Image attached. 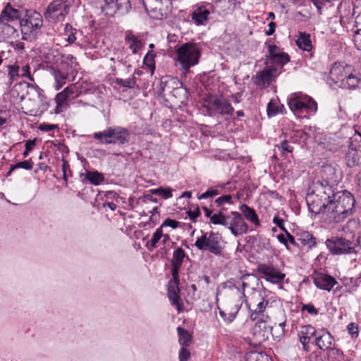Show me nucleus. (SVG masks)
I'll return each instance as SVG.
<instances>
[{"label":"nucleus","instance_id":"obj_16","mask_svg":"<svg viewBox=\"0 0 361 361\" xmlns=\"http://www.w3.org/2000/svg\"><path fill=\"white\" fill-rule=\"evenodd\" d=\"M328 197H330L331 200H334L338 205L342 206L345 209H348L353 212L356 202L353 195L350 192L344 190L332 193L331 195H329Z\"/></svg>","mask_w":361,"mask_h":361},{"label":"nucleus","instance_id":"obj_11","mask_svg":"<svg viewBox=\"0 0 361 361\" xmlns=\"http://www.w3.org/2000/svg\"><path fill=\"white\" fill-rule=\"evenodd\" d=\"M269 319L268 315H262V318L257 319L252 328V335L259 343L268 340L272 334L273 327L267 324V319Z\"/></svg>","mask_w":361,"mask_h":361},{"label":"nucleus","instance_id":"obj_39","mask_svg":"<svg viewBox=\"0 0 361 361\" xmlns=\"http://www.w3.org/2000/svg\"><path fill=\"white\" fill-rule=\"evenodd\" d=\"M326 357L329 361H343L344 355L341 350L331 347L326 351Z\"/></svg>","mask_w":361,"mask_h":361},{"label":"nucleus","instance_id":"obj_19","mask_svg":"<svg viewBox=\"0 0 361 361\" xmlns=\"http://www.w3.org/2000/svg\"><path fill=\"white\" fill-rule=\"evenodd\" d=\"M257 271L264 276L265 279L272 283H281L286 275L279 271L273 266L260 264L257 267Z\"/></svg>","mask_w":361,"mask_h":361},{"label":"nucleus","instance_id":"obj_4","mask_svg":"<svg viewBox=\"0 0 361 361\" xmlns=\"http://www.w3.org/2000/svg\"><path fill=\"white\" fill-rule=\"evenodd\" d=\"M22 8H16L9 3L2 10L0 15V29L7 35H12L17 32L19 26Z\"/></svg>","mask_w":361,"mask_h":361},{"label":"nucleus","instance_id":"obj_28","mask_svg":"<svg viewBox=\"0 0 361 361\" xmlns=\"http://www.w3.org/2000/svg\"><path fill=\"white\" fill-rule=\"evenodd\" d=\"M180 289L175 288H167V296L171 304L175 306L178 312L183 311V302L180 296Z\"/></svg>","mask_w":361,"mask_h":361},{"label":"nucleus","instance_id":"obj_45","mask_svg":"<svg viewBox=\"0 0 361 361\" xmlns=\"http://www.w3.org/2000/svg\"><path fill=\"white\" fill-rule=\"evenodd\" d=\"M275 147L278 149L281 157L284 158L288 153H291L293 150V147L288 144L286 140H283L280 143L276 145Z\"/></svg>","mask_w":361,"mask_h":361},{"label":"nucleus","instance_id":"obj_35","mask_svg":"<svg viewBox=\"0 0 361 361\" xmlns=\"http://www.w3.org/2000/svg\"><path fill=\"white\" fill-rule=\"evenodd\" d=\"M52 71L56 83V90L61 88L62 86L66 83V80L71 78V77L69 76L67 73L61 71L59 68H53Z\"/></svg>","mask_w":361,"mask_h":361},{"label":"nucleus","instance_id":"obj_3","mask_svg":"<svg viewBox=\"0 0 361 361\" xmlns=\"http://www.w3.org/2000/svg\"><path fill=\"white\" fill-rule=\"evenodd\" d=\"M130 136L128 130L122 126L109 127L106 130L93 134L94 138L99 140L101 143L118 145H123L128 143Z\"/></svg>","mask_w":361,"mask_h":361},{"label":"nucleus","instance_id":"obj_47","mask_svg":"<svg viewBox=\"0 0 361 361\" xmlns=\"http://www.w3.org/2000/svg\"><path fill=\"white\" fill-rule=\"evenodd\" d=\"M77 32V30L73 26L67 23L64 27V35L67 36V42L69 44H73L75 42L76 37L75 34Z\"/></svg>","mask_w":361,"mask_h":361},{"label":"nucleus","instance_id":"obj_13","mask_svg":"<svg viewBox=\"0 0 361 361\" xmlns=\"http://www.w3.org/2000/svg\"><path fill=\"white\" fill-rule=\"evenodd\" d=\"M231 214L233 216V218L230 221H228V226H226V228L235 237L247 233L249 231V227L242 214L238 212H231Z\"/></svg>","mask_w":361,"mask_h":361},{"label":"nucleus","instance_id":"obj_1","mask_svg":"<svg viewBox=\"0 0 361 361\" xmlns=\"http://www.w3.org/2000/svg\"><path fill=\"white\" fill-rule=\"evenodd\" d=\"M20 15V27L22 39L25 41L32 42L36 39L43 25L42 15L36 11L22 8Z\"/></svg>","mask_w":361,"mask_h":361},{"label":"nucleus","instance_id":"obj_36","mask_svg":"<svg viewBox=\"0 0 361 361\" xmlns=\"http://www.w3.org/2000/svg\"><path fill=\"white\" fill-rule=\"evenodd\" d=\"M262 300L257 305V308L255 310H250V317L252 321L262 318V315H264V312L269 304V301L265 300L264 298H262Z\"/></svg>","mask_w":361,"mask_h":361},{"label":"nucleus","instance_id":"obj_52","mask_svg":"<svg viewBox=\"0 0 361 361\" xmlns=\"http://www.w3.org/2000/svg\"><path fill=\"white\" fill-rule=\"evenodd\" d=\"M250 361H268V355L265 353L252 351L247 355Z\"/></svg>","mask_w":361,"mask_h":361},{"label":"nucleus","instance_id":"obj_62","mask_svg":"<svg viewBox=\"0 0 361 361\" xmlns=\"http://www.w3.org/2000/svg\"><path fill=\"white\" fill-rule=\"evenodd\" d=\"M39 130L44 132H49L55 129H59V126L56 124H50L47 123H41L39 127Z\"/></svg>","mask_w":361,"mask_h":361},{"label":"nucleus","instance_id":"obj_31","mask_svg":"<svg viewBox=\"0 0 361 361\" xmlns=\"http://www.w3.org/2000/svg\"><path fill=\"white\" fill-rule=\"evenodd\" d=\"M295 43L299 49L308 52L311 51L313 48L310 35L306 32H299Z\"/></svg>","mask_w":361,"mask_h":361},{"label":"nucleus","instance_id":"obj_49","mask_svg":"<svg viewBox=\"0 0 361 361\" xmlns=\"http://www.w3.org/2000/svg\"><path fill=\"white\" fill-rule=\"evenodd\" d=\"M232 202V196L229 194L223 195L218 198H216L214 202L211 201L209 206L210 207H213L214 204L217 207H221L226 203L231 204Z\"/></svg>","mask_w":361,"mask_h":361},{"label":"nucleus","instance_id":"obj_10","mask_svg":"<svg viewBox=\"0 0 361 361\" xmlns=\"http://www.w3.org/2000/svg\"><path fill=\"white\" fill-rule=\"evenodd\" d=\"M328 200V208L326 216L331 222L339 224L344 221L347 217L352 214L350 210L345 209L342 206L338 205L330 197H325L324 200Z\"/></svg>","mask_w":361,"mask_h":361},{"label":"nucleus","instance_id":"obj_38","mask_svg":"<svg viewBox=\"0 0 361 361\" xmlns=\"http://www.w3.org/2000/svg\"><path fill=\"white\" fill-rule=\"evenodd\" d=\"M188 90L183 85L181 87L174 90L169 93V95L175 99L178 100L181 104L188 99Z\"/></svg>","mask_w":361,"mask_h":361},{"label":"nucleus","instance_id":"obj_54","mask_svg":"<svg viewBox=\"0 0 361 361\" xmlns=\"http://www.w3.org/2000/svg\"><path fill=\"white\" fill-rule=\"evenodd\" d=\"M33 162L31 159L27 160H24L22 161H18L15 164L11 165V170H16L17 169H23L25 170H30L32 169Z\"/></svg>","mask_w":361,"mask_h":361},{"label":"nucleus","instance_id":"obj_29","mask_svg":"<svg viewBox=\"0 0 361 361\" xmlns=\"http://www.w3.org/2000/svg\"><path fill=\"white\" fill-rule=\"evenodd\" d=\"M298 241L302 245L309 249H312L317 245V239L313 235L308 231H299L296 233Z\"/></svg>","mask_w":361,"mask_h":361},{"label":"nucleus","instance_id":"obj_43","mask_svg":"<svg viewBox=\"0 0 361 361\" xmlns=\"http://www.w3.org/2000/svg\"><path fill=\"white\" fill-rule=\"evenodd\" d=\"M115 4L116 13L118 11L121 14H126L131 8V4L129 0H116Z\"/></svg>","mask_w":361,"mask_h":361},{"label":"nucleus","instance_id":"obj_50","mask_svg":"<svg viewBox=\"0 0 361 361\" xmlns=\"http://www.w3.org/2000/svg\"><path fill=\"white\" fill-rule=\"evenodd\" d=\"M231 219L229 216H217L216 214H213L211 216V223L214 225H222L225 227L228 226V220Z\"/></svg>","mask_w":361,"mask_h":361},{"label":"nucleus","instance_id":"obj_60","mask_svg":"<svg viewBox=\"0 0 361 361\" xmlns=\"http://www.w3.org/2000/svg\"><path fill=\"white\" fill-rule=\"evenodd\" d=\"M347 329L352 338H357L359 335L358 325L354 322H350L347 326Z\"/></svg>","mask_w":361,"mask_h":361},{"label":"nucleus","instance_id":"obj_22","mask_svg":"<svg viewBox=\"0 0 361 361\" xmlns=\"http://www.w3.org/2000/svg\"><path fill=\"white\" fill-rule=\"evenodd\" d=\"M334 341V338L331 333L326 329H323L317 331L315 339L312 343L321 351L325 352L332 346Z\"/></svg>","mask_w":361,"mask_h":361},{"label":"nucleus","instance_id":"obj_63","mask_svg":"<svg viewBox=\"0 0 361 361\" xmlns=\"http://www.w3.org/2000/svg\"><path fill=\"white\" fill-rule=\"evenodd\" d=\"M308 361H324L321 351L314 350L309 354Z\"/></svg>","mask_w":361,"mask_h":361},{"label":"nucleus","instance_id":"obj_7","mask_svg":"<svg viewBox=\"0 0 361 361\" xmlns=\"http://www.w3.org/2000/svg\"><path fill=\"white\" fill-rule=\"evenodd\" d=\"M288 105L294 114L316 113L317 104L314 99L301 93H294L288 98Z\"/></svg>","mask_w":361,"mask_h":361},{"label":"nucleus","instance_id":"obj_41","mask_svg":"<svg viewBox=\"0 0 361 361\" xmlns=\"http://www.w3.org/2000/svg\"><path fill=\"white\" fill-rule=\"evenodd\" d=\"M311 136L308 132L305 129H299L293 131V135L291 136V139L294 142H302L306 144L308 138Z\"/></svg>","mask_w":361,"mask_h":361},{"label":"nucleus","instance_id":"obj_24","mask_svg":"<svg viewBox=\"0 0 361 361\" xmlns=\"http://www.w3.org/2000/svg\"><path fill=\"white\" fill-rule=\"evenodd\" d=\"M317 331L312 325L303 326L298 331L299 341L302 345L303 350L306 352L310 350V341L312 338H315Z\"/></svg>","mask_w":361,"mask_h":361},{"label":"nucleus","instance_id":"obj_8","mask_svg":"<svg viewBox=\"0 0 361 361\" xmlns=\"http://www.w3.org/2000/svg\"><path fill=\"white\" fill-rule=\"evenodd\" d=\"M146 12L151 18L161 20L167 18L171 13L172 5L170 0H142Z\"/></svg>","mask_w":361,"mask_h":361},{"label":"nucleus","instance_id":"obj_59","mask_svg":"<svg viewBox=\"0 0 361 361\" xmlns=\"http://www.w3.org/2000/svg\"><path fill=\"white\" fill-rule=\"evenodd\" d=\"M219 314L224 321L228 324L231 323L236 317V312L226 313L224 311L219 309Z\"/></svg>","mask_w":361,"mask_h":361},{"label":"nucleus","instance_id":"obj_37","mask_svg":"<svg viewBox=\"0 0 361 361\" xmlns=\"http://www.w3.org/2000/svg\"><path fill=\"white\" fill-rule=\"evenodd\" d=\"M176 330L178 335V342L181 347H188L192 341V336L188 331L181 326H178Z\"/></svg>","mask_w":361,"mask_h":361},{"label":"nucleus","instance_id":"obj_27","mask_svg":"<svg viewBox=\"0 0 361 361\" xmlns=\"http://www.w3.org/2000/svg\"><path fill=\"white\" fill-rule=\"evenodd\" d=\"M360 159L361 156L358 150L355 147H353V144H351L348 147V151L345 155V161L347 166L349 168L359 166L360 165Z\"/></svg>","mask_w":361,"mask_h":361},{"label":"nucleus","instance_id":"obj_46","mask_svg":"<svg viewBox=\"0 0 361 361\" xmlns=\"http://www.w3.org/2000/svg\"><path fill=\"white\" fill-rule=\"evenodd\" d=\"M155 53H154L153 51H148L143 59L144 65H145L149 68L152 74L154 73L155 70Z\"/></svg>","mask_w":361,"mask_h":361},{"label":"nucleus","instance_id":"obj_42","mask_svg":"<svg viewBox=\"0 0 361 361\" xmlns=\"http://www.w3.org/2000/svg\"><path fill=\"white\" fill-rule=\"evenodd\" d=\"M172 189L170 188H164L160 186L157 188L149 190L148 192L155 195L161 196L164 199L167 200L172 197Z\"/></svg>","mask_w":361,"mask_h":361},{"label":"nucleus","instance_id":"obj_53","mask_svg":"<svg viewBox=\"0 0 361 361\" xmlns=\"http://www.w3.org/2000/svg\"><path fill=\"white\" fill-rule=\"evenodd\" d=\"M63 91L68 95L69 99L78 97L80 94V91L78 90V87L76 84H72L66 87Z\"/></svg>","mask_w":361,"mask_h":361},{"label":"nucleus","instance_id":"obj_57","mask_svg":"<svg viewBox=\"0 0 361 361\" xmlns=\"http://www.w3.org/2000/svg\"><path fill=\"white\" fill-rule=\"evenodd\" d=\"M162 237L159 235L155 234L154 233L152 235L151 240L147 242L145 246L147 250L150 252L153 251L157 247L158 242L161 240Z\"/></svg>","mask_w":361,"mask_h":361},{"label":"nucleus","instance_id":"obj_25","mask_svg":"<svg viewBox=\"0 0 361 361\" xmlns=\"http://www.w3.org/2000/svg\"><path fill=\"white\" fill-rule=\"evenodd\" d=\"M316 197L317 200L314 199L313 194H308L306 197V202L308 206L309 211L315 215L319 214H325L326 215L328 200H324V202L321 203L322 200L319 199L317 196H316Z\"/></svg>","mask_w":361,"mask_h":361},{"label":"nucleus","instance_id":"obj_5","mask_svg":"<svg viewBox=\"0 0 361 361\" xmlns=\"http://www.w3.org/2000/svg\"><path fill=\"white\" fill-rule=\"evenodd\" d=\"M201 236L197 237L194 245L200 251H208L210 253L219 256L223 251L221 241V237L218 233L213 231L204 232L201 230Z\"/></svg>","mask_w":361,"mask_h":361},{"label":"nucleus","instance_id":"obj_56","mask_svg":"<svg viewBox=\"0 0 361 361\" xmlns=\"http://www.w3.org/2000/svg\"><path fill=\"white\" fill-rule=\"evenodd\" d=\"M315 185L320 186L322 189H324V194L326 195L325 197H328L329 194V195H331L332 193H334L332 188L335 185L329 184V185H325V181L324 180L323 178H322V180H317L315 183Z\"/></svg>","mask_w":361,"mask_h":361},{"label":"nucleus","instance_id":"obj_26","mask_svg":"<svg viewBox=\"0 0 361 361\" xmlns=\"http://www.w3.org/2000/svg\"><path fill=\"white\" fill-rule=\"evenodd\" d=\"M64 4L61 3L59 0L53 1L49 4L47 8V13L49 15L54 14V16L61 20L69 13L70 8L65 10L63 8Z\"/></svg>","mask_w":361,"mask_h":361},{"label":"nucleus","instance_id":"obj_30","mask_svg":"<svg viewBox=\"0 0 361 361\" xmlns=\"http://www.w3.org/2000/svg\"><path fill=\"white\" fill-rule=\"evenodd\" d=\"M239 208L242 212V215L243 218H245L247 220L252 223L256 226H260V221L259 219V216L253 208L249 207L245 204H241L239 207Z\"/></svg>","mask_w":361,"mask_h":361},{"label":"nucleus","instance_id":"obj_21","mask_svg":"<svg viewBox=\"0 0 361 361\" xmlns=\"http://www.w3.org/2000/svg\"><path fill=\"white\" fill-rule=\"evenodd\" d=\"M345 75V68L340 63L335 62L331 66L329 75L326 76L325 80L330 87H333L334 85H338L344 80Z\"/></svg>","mask_w":361,"mask_h":361},{"label":"nucleus","instance_id":"obj_32","mask_svg":"<svg viewBox=\"0 0 361 361\" xmlns=\"http://www.w3.org/2000/svg\"><path fill=\"white\" fill-rule=\"evenodd\" d=\"M80 176H85V178L94 185H99L104 181L103 173L97 170L86 171L85 173H80Z\"/></svg>","mask_w":361,"mask_h":361},{"label":"nucleus","instance_id":"obj_58","mask_svg":"<svg viewBox=\"0 0 361 361\" xmlns=\"http://www.w3.org/2000/svg\"><path fill=\"white\" fill-rule=\"evenodd\" d=\"M8 76L10 82L12 83L16 78L18 77L19 66L16 65H9L8 66Z\"/></svg>","mask_w":361,"mask_h":361},{"label":"nucleus","instance_id":"obj_55","mask_svg":"<svg viewBox=\"0 0 361 361\" xmlns=\"http://www.w3.org/2000/svg\"><path fill=\"white\" fill-rule=\"evenodd\" d=\"M187 214L192 222H196L197 219L201 215L200 206L197 204L192 206L191 209L187 212Z\"/></svg>","mask_w":361,"mask_h":361},{"label":"nucleus","instance_id":"obj_61","mask_svg":"<svg viewBox=\"0 0 361 361\" xmlns=\"http://www.w3.org/2000/svg\"><path fill=\"white\" fill-rule=\"evenodd\" d=\"M190 356V352L186 348V347L180 348L178 353L179 361H188Z\"/></svg>","mask_w":361,"mask_h":361},{"label":"nucleus","instance_id":"obj_15","mask_svg":"<svg viewBox=\"0 0 361 361\" xmlns=\"http://www.w3.org/2000/svg\"><path fill=\"white\" fill-rule=\"evenodd\" d=\"M321 177L325 181V185H337L341 179V171L338 165L324 164L322 166Z\"/></svg>","mask_w":361,"mask_h":361},{"label":"nucleus","instance_id":"obj_23","mask_svg":"<svg viewBox=\"0 0 361 361\" xmlns=\"http://www.w3.org/2000/svg\"><path fill=\"white\" fill-rule=\"evenodd\" d=\"M183 85V82L178 78L166 75L162 77L160 80L159 89L158 90L159 95L161 96L164 92L170 93Z\"/></svg>","mask_w":361,"mask_h":361},{"label":"nucleus","instance_id":"obj_2","mask_svg":"<svg viewBox=\"0 0 361 361\" xmlns=\"http://www.w3.org/2000/svg\"><path fill=\"white\" fill-rule=\"evenodd\" d=\"M176 54L177 61L181 65L184 74H186L191 67L199 63L202 51L197 44L187 42L177 49Z\"/></svg>","mask_w":361,"mask_h":361},{"label":"nucleus","instance_id":"obj_18","mask_svg":"<svg viewBox=\"0 0 361 361\" xmlns=\"http://www.w3.org/2000/svg\"><path fill=\"white\" fill-rule=\"evenodd\" d=\"M312 279L314 286L321 290L330 291L333 287L338 283L336 279L327 274L322 272H314L312 275Z\"/></svg>","mask_w":361,"mask_h":361},{"label":"nucleus","instance_id":"obj_12","mask_svg":"<svg viewBox=\"0 0 361 361\" xmlns=\"http://www.w3.org/2000/svg\"><path fill=\"white\" fill-rule=\"evenodd\" d=\"M214 11L212 4L203 2L194 7L191 14L192 20L196 25H204L209 20V14Z\"/></svg>","mask_w":361,"mask_h":361},{"label":"nucleus","instance_id":"obj_64","mask_svg":"<svg viewBox=\"0 0 361 361\" xmlns=\"http://www.w3.org/2000/svg\"><path fill=\"white\" fill-rule=\"evenodd\" d=\"M180 224V223L179 221L175 219L167 218L162 223V226L171 227V228L175 229L179 226Z\"/></svg>","mask_w":361,"mask_h":361},{"label":"nucleus","instance_id":"obj_40","mask_svg":"<svg viewBox=\"0 0 361 361\" xmlns=\"http://www.w3.org/2000/svg\"><path fill=\"white\" fill-rule=\"evenodd\" d=\"M104 3L101 5L102 12L107 16H114L116 13L115 3L116 0H100Z\"/></svg>","mask_w":361,"mask_h":361},{"label":"nucleus","instance_id":"obj_48","mask_svg":"<svg viewBox=\"0 0 361 361\" xmlns=\"http://www.w3.org/2000/svg\"><path fill=\"white\" fill-rule=\"evenodd\" d=\"M280 110H279L278 106V100L277 99H271L267 104V116L269 117H273L279 114Z\"/></svg>","mask_w":361,"mask_h":361},{"label":"nucleus","instance_id":"obj_44","mask_svg":"<svg viewBox=\"0 0 361 361\" xmlns=\"http://www.w3.org/2000/svg\"><path fill=\"white\" fill-rule=\"evenodd\" d=\"M115 83L121 87L133 89L136 86V78L134 76L127 79L117 78L115 80Z\"/></svg>","mask_w":361,"mask_h":361},{"label":"nucleus","instance_id":"obj_33","mask_svg":"<svg viewBox=\"0 0 361 361\" xmlns=\"http://www.w3.org/2000/svg\"><path fill=\"white\" fill-rule=\"evenodd\" d=\"M361 81V78L350 73L345 75L344 80L338 85L341 88H348L355 90L358 87L359 83Z\"/></svg>","mask_w":361,"mask_h":361},{"label":"nucleus","instance_id":"obj_20","mask_svg":"<svg viewBox=\"0 0 361 361\" xmlns=\"http://www.w3.org/2000/svg\"><path fill=\"white\" fill-rule=\"evenodd\" d=\"M58 68L67 73L71 77L72 80H74L79 69V64L76 61V58L72 54H63Z\"/></svg>","mask_w":361,"mask_h":361},{"label":"nucleus","instance_id":"obj_51","mask_svg":"<svg viewBox=\"0 0 361 361\" xmlns=\"http://www.w3.org/2000/svg\"><path fill=\"white\" fill-rule=\"evenodd\" d=\"M221 193V189L219 188H210L207 189L204 192L197 196L198 200L212 198Z\"/></svg>","mask_w":361,"mask_h":361},{"label":"nucleus","instance_id":"obj_9","mask_svg":"<svg viewBox=\"0 0 361 361\" xmlns=\"http://www.w3.org/2000/svg\"><path fill=\"white\" fill-rule=\"evenodd\" d=\"M326 245L334 255L356 253L353 242L343 237L334 236L326 240Z\"/></svg>","mask_w":361,"mask_h":361},{"label":"nucleus","instance_id":"obj_34","mask_svg":"<svg viewBox=\"0 0 361 361\" xmlns=\"http://www.w3.org/2000/svg\"><path fill=\"white\" fill-rule=\"evenodd\" d=\"M188 256L186 255L185 250L182 247H177L173 253V257L170 260V266H182L184 259Z\"/></svg>","mask_w":361,"mask_h":361},{"label":"nucleus","instance_id":"obj_6","mask_svg":"<svg viewBox=\"0 0 361 361\" xmlns=\"http://www.w3.org/2000/svg\"><path fill=\"white\" fill-rule=\"evenodd\" d=\"M202 106L205 114L216 117L218 115H232L234 108L228 99L218 96H210Z\"/></svg>","mask_w":361,"mask_h":361},{"label":"nucleus","instance_id":"obj_14","mask_svg":"<svg viewBox=\"0 0 361 361\" xmlns=\"http://www.w3.org/2000/svg\"><path fill=\"white\" fill-rule=\"evenodd\" d=\"M266 57V62H268V64H276L281 67L287 64L290 59L287 53L281 51L279 47L275 44L268 45V52Z\"/></svg>","mask_w":361,"mask_h":361},{"label":"nucleus","instance_id":"obj_17","mask_svg":"<svg viewBox=\"0 0 361 361\" xmlns=\"http://www.w3.org/2000/svg\"><path fill=\"white\" fill-rule=\"evenodd\" d=\"M266 67L260 71H258L255 75V83L257 85L268 87L274 80L277 68L274 66H269L268 62H265Z\"/></svg>","mask_w":361,"mask_h":361}]
</instances>
